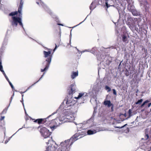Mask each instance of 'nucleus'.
I'll list each match as a JSON object with an SVG mask.
<instances>
[{"label":"nucleus","instance_id":"nucleus-1","mask_svg":"<svg viewBox=\"0 0 151 151\" xmlns=\"http://www.w3.org/2000/svg\"><path fill=\"white\" fill-rule=\"evenodd\" d=\"M78 134H75L70 139L61 142L60 145V147L58 149V151H69L70 146L78 139Z\"/></svg>","mask_w":151,"mask_h":151},{"label":"nucleus","instance_id":"nucleus-2","mask_svg":"<svg viewBox=\"0 0 151 151\" xmlns=\"http://www.w3.org/2000/svg\"><path fill=\"white\" fill-rule=\"evenodd\" d=\"M45 49H47L48 50V51H44L43 53L44 54V57L46 58L45 61L43 63V65L45 68L44 69H42L41 70V72H43L46 71L48 69L50 64L51 61L52 54H51V51L52 50L50 49H48L46 47H44Z\"/></svg>","mask_w":151,"mask_h":151},{"label":"nucleus","instance_id":"nucleus-3","mask_svg":"<svg viewBox=\"0 0 151 151\" xmlns=\"http://www.w3.org/2000/svg\"><path fill=\"white\" fill-rule=\"evenodd\" d=\"M56 113L57 111L54 112L46 118L37 119L35 120L34 122H37L39 124H44L46 126L50 127L51 128H53L55 127V125L53 123H54L55 119H52L49 120V118Z\"/></svg>","mask_w":151,"mask_h":151},{"label":"nucleus","instance_id":"nucleus-4","mask_svg":"<svg viewBox=\"0 0 151 151\" xmlns=\"http://www.w3.org/2000/svg\"><path fill=\"white\" fill-rule=\"evenodd\" d=\"M40 128V132L41 135L45 138L49 137L51 133L48 129L45 127L39 126L38 128Z\"/></svg>","mask_w":151,"mask_h":151},{"label":"nucleus","instance_id":"nucleus-5","mask_svg":"<svg viewBox=\"0 0 151 151\" xmlns=\"http://www.w3.org/2000/svg\"><path fill=\"white\" fill-rule=\"evenodd\" d=\"M21 17H12V24L13 26L16 27L18 23L20 26L23 28V25L22 22Z\"/></svg>","mask_w":151,"mask_h":151},{"label":"nucleus","instance_id":"nucleus-6","mask_svg":"<svg viewBox=\"0 0 151 151\" xmlns=\"http://www.w3.org/2000/svg\"><path fill=\"white\" fill-rule=\"evenodd\" d=\"M69 89H68V94L71 98L73 94L76 92V86L74 84H71L69 87Z\"/></svg>","mask_w":151,"mask_h":151},{"label":"nucleus","instance_id":"nucleus-7","mask_svg":"<svg viewBox=\"0 0 151 151\" xmlns=\"http://www.w3.org/2000/svg\"><path fill=\"white\" fill-rule=\"evenodd\" d=\"M23 6V4H20L19 7L18 8V12L17 11H15L14 12H12L10 13V16H13L14 15H17L18 13H19V16L20 17H22V9Z\"/></svg>","mask_w":151,"mask_h":151},{"label":"nucleus","instance_id":"nucleus-8","mask_svg":"<svg viewBox=\"0 0 151 151\" xmlns=\"http://www.w3.org/2000/svg\"><path fill=\"white\" fill-rule=\"evenodd\" d=\"M87 93L82 92L80 93H79V95L78 97H75L74 98L78 99H80L81 98H83L84 97L87 96Z\"/></svg>","mask_w":151,"mask_h":151},{"label":"nucleus","instance_id":"nucleus-9","mask_svg":"<svg viewBox=\"0 0 151 151\" xmlns=\"http://www.w3.org/2000/svg\"><path fill=\"white\" fill-rule=\"evenodd\" d=\"M55 150L56 148L54 146L51 145L46 148L45 151H55Z\"/></svg>","mask_w":151,"mask_h":151},{"label":"nucleus","instance_id":"nucleus-10","mask_svg":"<svg viewBox=\"0 0 151 151\" xmlns=\"http://www.w3.org/2000/svg\"><path fill=\"white\" fill-rule=\"evenodd\" d=\"M104 104L106 106H107L108 107H110L111 105H113V104L111 103L110 101L109 100L105 101H104Z\"/></svg>","mask_w":151,"mask_h":151},{"label":"nucleus","instance_id":"nucleus-11","mask_svg":"<svg viewBox=\"0 0 151 151\" xmlns=\"http://www.w3.org/2000/svg\"><path fill=\"white\" fill-rule=\"evenodd\" d=\"M78 75V71L76 72H73L71 75V78L72 79H74Z\"/></svg>","mask_w":151,"mask_h":151},{"label":"nucleus","instance_id":"nucleus-12","mask_svg":"<svg viewBox=\"0 0 151 151\" xmlns=\"http://www.w3.org/2000/svg\"><path fill=\"white\" fill-rule=\"evenodd\" d=\"M96 131L95 130H89L87 131V133L89 135L92 134L96 133Z\"/></svg>","mask_w":151,"mask_h":151},{"label":"nucleus","instance_id":"nucleus-13","mask_svg":"<svg viewBox=\"0 0 151 151\" xmlns=\"http://www.w3.org/2000/svg\"><path fill=\"white\" fill-rule=\"evenodd\" d=\"M134 8V6L133 5L130 4H128L127 9L130 12H131L132 10H133Z\"/></svg>","mask_w":151,"mask_h":151},{"label":"nucleus","instance_id":"nucleus-14","mask_svg":"<svg viewBox=\"0 0 151 151\" xmlns=\"http://www.w3.org/2000/svg\"><path fill=\"white\" fill-rule=\"evenodd\" d=\"M144 3V6L145 10H146L148 9L149 7V5L147 1H145Z\"/></svg>","mask_w":151,"mask_h":151},{"label":"nucleus","instance_id":"nucleus-15","mask_svg":"<svg viewBox=\"0 0 151 151\" xmlns=\"http://www.w3.org/2000/svg\"><path fill=\"white\" fill-rule=\"evenodd\" d=\"M122 37L123 41L124 42L128 43L127 39L126 36L124 35L122 36Z\"/></svg>","mask_w":151,"mask_h":151},{"label":"nucleus","instance_id":"nucleus-16","mask_svg":"<svg viewBox=\"0 0 151 151\" xmlns=\"http://www.w3.org/2000/svg\"><path fill=\"white\" fill-rule=\"evenodd\" d=\"M145 139L147 140L148 139L149 137V135L148 134V130L147 129H146L145 131Z\"/></svg>","mask_w":151,"mask_h":151},{"label":"nucleus","instance_id":"nucleus-17","mask_svg":"<svg viewBox=\"0 0 151 151\" xmlns=\"http://www.w3.org/2000/svg\"><path fill=\"white\" fill-rule=\"evenodd\" d=\"M131 12L134 16H137V12L134 8Z\"/></svg>","mask_w":151,"mask_h":151},{"label":"nucleus","instance_id":"nucleus-18","mask_svg":"<svg viewBox=\"0 0 151 151\" xmlns=\"http://www.w3.org/2000/svg\"><path fill=\"white\" fill-rule=\"evenodd\" d=\"M45 74V73H43V74L40 77V78L39 79L38 81H37L35 83H34L33 84H32L31 86H29V87L27 89V90L29 89L31 87H32V86H33L34 85H35V84H36L37 83L38 81H39L42 77L43 76V75Z\"/></svg>","mask_w":151,"mask_h":151},{"label":"nucleus","instance_id":"nucleus-19","mask_svg":"<svg viewBox=\"0 0 151 151\" xmlns=\"http://www.w3.org/2000/svg\"><path fill=\"white\" fill-rule=\"evenodd\" d=\"M143 101V100L142 99L139 100L137 102L135 103V104L136 105H140L141 103Z\"/></svg>","mask_w":151,"mask_h":151},{"label":"nucleus","instance_id":"nucleus-20","mask_svg":"<svg viewBox=\"0 0 151 151\" xmlns=\"http://www.w3.org/2000/svg\"><path fill=\"white\" fill-rule=\"evenodd\" d=\"M150 101L148 100H146L141 105V107H142L145 105L146 103H148Z\"/></svg>","mask_w":151,"mask_h":151},{"label":"nucleus","instance_id":"nucleus-21","mask_svg":"<svg viewBox=\"0 0 151 151\" xmlns=\"http://www.w3.org/2000/svg\"><path fill=\"white\" fill-rule=\"evenodd\" d=\"M71 102H70V101L68 99L67 101L66 104L68 105V106H70L72 105V104H71Z\"/></svg>","mask_w":151,"mask_h":151},{"label":"nucleus","instance_id":"nucleus-22","mask_svg":"<svg viewBox=\"0 0 151 151\" xmlns=\"http://www.w3.org/2000/svg\"><path fill=\"white\" fill-rule=\"evenodd\" d=\"M105 89L106 90H108L107 91L108 92H109L111 91V88L107 86H105Z\"/></svg>","mask_w":151,"mask_h":151},{"label":"nucleus","instance_id":"nucleus-23","mask_svg":"<svg viewBox=\"0 0 151 151\" xmlns=\"http://www.w3.org/2000/svg\"><path fill=\"white\" fill-rule=\"evenodd\" d=\"M0 70L1 71L3 70L2 63V62H1V61H0Z\"/></svg>","mask_w":151,"mask_h":151},{"label":"nucleus","instance_id":"nucleus-24","mask_svg":"<svg viewBox=\"0 0 151 151\" xmlns=\"http://www.w3.org/2000/svg\"><path fill=\"white\" fill-rule=\"evenodd\" d=\"M8 107L7 108H5L2 112V114H4L6 113L7 111L8 110Z\"/></svg>","mask_w":151,"mask_h":151},{"label":"nucleus","instance_id":"nucleus-25","mask_svg":"<svg viewBox=\"0 0 151 151\" xmlns=\"http://www.w3.org/2000/svg\"><path fill=\"white\" fill-rule=\"evenodd\" d=\"M129 116H132V111L131 109H129L128 111Z\"/></svg>","mask_w":151,"mask_h":151},{"label":"nucleus","instance_id":"nucleus-26","mask_svg":"<svg viewBox=\"0 0 151 151\" xmlns=\"http://www.w3.org/2000/svg\"><path fill=\"white\" fill-rule=\"evenodd\" d=\"M105 4L107 8H108L110 6V5L108 4L107 1H106L105 2Z\"/></svg>","mask_w":151,"mask_h":151},{"label":"nucleus","instance_id":"nucleus-27","mask_svg":"<svg viewBox=\"0 0 151 151\" xmlns=\"http://www.w3.org/2000/svg\"><path fill=\"white\" fill-rule=\"evenodd\" d=\"M10 86H11L13 91L14 90V88L12 84L10 82Z\"/></svg>","mask_w":151,"mask_h":151},{"label":"nucleus","instance_id":"nucleus-28","mask_svg":"<svg viewBox=\"0 0 151 151\" xmlns=\"http://www.w3.org/2000/svg\"><path fill=\"white\" fill-rule=\"evenodd\" d=\"M112 91H113V93L114 95H116V90L115 89H113Z\"/></svg>","mask_w":151,"mask_h":151},{"label":"nucleus","instance_id":"nucleus-29","mask_svg":"<svg viewBox=\"0 0 151 151\" xmlns=\"http://www.w3.org/2000/svg\"><path fill=\"white\" fill-rule=\"evenodd\" d=\"M108 0H101V4H102V3H104L105 1L106 2Z\"/></svg>","mask_w":151,"mask_h":151},{"label":"nucleus","instance_id":"nucleus-30","mask_svg":"<svg viewBox=\"0 0 151 151\" xmlns=\"http://www.w3.org/2000/svg\"><path fill=\"white\" fill-rule=\"evenodd\" d=\"M4 116H2L1 117L0 119V120L1 121L4 120Z\"/></svg>","mask_w":151,"mask_h":151},{"label":"nucleus","instance_id":"nucleus-31","mask_svg":"<svg viewBox=\"0 0 151 151\" xmlns=\"http://www.w3.org/2000/svg\"><path fill=\"white\" fill-rule=\"evenodd\" d=\"M125 125H124L123 126H121V127H116L117 128H122L124 127V126H125Z\"/></svg>","mask_w":151,"mask_h":151},{"label":"nucleus","instance_id":"nucleus-32","mask_svg":"<svg viewBox=\"0 0 151 151\" xmlns=\"http://www.w3.org/2000/svg\"><path fill=\"white\" fill-rule=\"evenodd\" d=\"M9 12V10H5L4 11V13L6 14H7V13Z\"/></svg>","mask_w":151,"mask_h":151},{"label":"nucleus","instance_id":"nucleus-33","mask_svg":"<svg viewBox=\"0 0 151 151\" xmlns=\"http://www.w3.org/2000/svg\"><path fill=\"white\" fill-rule=\"evenodd\" d=\"M151 105V103H149L148 104L147 107L149 108V107Z\"/></svg>","mask_w":151,"mask_h":151},{"label":"nucleus","instance_id":"nucleus-34","mask_svg":"<svg viewBox=\"0 0 151 151\" xmlns=\"http://www.w3.org/2000/svg\"><path fill=\"white\" fill-rule=\"evenodd\" d=\"M111 111H113V107H114L113 104V105H111Z\"/></svg>","mask_w":151,"mask_h":151},{"label":"nucleus","instance_id":"nucleus-35","mask_svg":"<svg viewBox=\"0 0 151 151\" xmlns=\"http://www.w3.org/2000/svg\"><path fill=\"white\" fill-rule=\"evenodd\" d=\"M1 72L3 74V75H4V76L5 75H6V74L5 73V72H4V70H2V71H1Z\"/></svg>","mask_w":151,"mask_h":151},{"label":"nucleus","instance_id":"nucleus-36","mask_svg":"<svg viewBox=\"0 0 151 151\" xmlns=\"http://www.w3.org/2000/svg\"><path fill=\"white\" fill-rule=\"evenodd\" d=\"M6 78V80L8 81V82L9 83V80L8 78L7 77Z\"/></svg>","mask_w":151,"mask_h":151},{"label":"nucleus","instance_id":"nucleus-37","mask_svg":"<svg viewBox=\"0 0 151 151\" xmlns=\"http://www.w3.org/2000/svg\"><path fill=\"white\" fill-rule=\"evenodd\" d=\"M57 45H56V46H55V47L54 48V49L53 50V51H55V50H56V49L57 48Z\"/></svg>","mask_w":151,"mask_h":151},{"label":"nucleus","instance_id":"nucleus-38","mask_svg":"<svg viewBox=\"0 0 151 151\" xmlns=\"http://www.w3.org/2000/svg\"><path fill=\"white\" fill-rule=\"evenodd\" d=\"M1 61V62H2V60H1V55H0V61Z\"/></svg>","mask_w":151,"mask_h":151},{"label":"nucleus","instance_id":"nucleus-39","mask_svg":"<svg viewBox=\"0 0 151 151\" xmlns=\"http://www.w3.org/2000/svg\"><path fill=\"white\" fill-rule=\"evenodd\" d=\"M58 25H61V26H63V25L62 24H61L58 23Z\"/></svg>","mask_w":151,"mask_h":151},{"label":"nucleus","instance_id":"nucleus-40","mask_svg":"<svg viewBox=\"0 0 151 151\" xmlns=\"http://www.w3.org/2000/svg\"><path fill=\"white\" fill-rule=\"evenodd\" d=\"M43 7H44V8H45V7H47V6H46L45 4H44V5L43 6Z\"/></svg>","mask_w":151,"mask_h":151},{"label":"nucleus","instance_id":"nucleus-41","mask_svg":"<svg viewBox=\"0 0 151 151\" xmlns=\"http://www.w3.org/2000/svg\"><path fill=\"white\" fill-rule=\"evenodd\" d=\"M23 4V2H22V0H21L20 1V4Z\"/></svg>","mask_w":151,"mask_h":151},{"label":"nucleus","instance_id":"nucleus-42","mask_svg":"<svg viewBox=\"0 0 151 151\" xmlns=\"http://www.w3.org/2000/svg\"><path fill=\"white\" fill-rule=\"evenodd\" d=\"M4 76L6 78L7 77L6 74Z\"/></svg>","mask_w":151,"mask_h":151},{"label":"nucleus","instance_id":"nucleus-43","mask_svg":"<svg viewBox=\"0 0 151 151\" xmlns=\"http://www.w3.org/2000/svg\"><path fill=\"white\" fill-rule=\"evenodd\" d=\"M49 14L51 15H52V13L51 12H50V13H49Z\"/></svg>","mask_w":151,"mask_h":151},{"label":"nucleus","instance_id":"nucleus-44","mask_svg":"<svg viewBox=\"0 0 151 151\" xmlns=\"http://www.w3.org/2000/svg\"><path fill=\"white\" fill-rule=\"evenodd\" d=\"M59 37H60V36H61V35H60V33L59 34Z\"/></svg>","mask_w":151,"mask_h":151},{"label":"nucleus","instance_id":"nucleus-45","mask_svg":"<svg viewBox=\"0 0 151 151\" xmlns=\"http://www.w3.org/2000/svg\"><path fill=\"white\" fill-rule=\"evenodd\" d=\"M37 3L38 4V5H39V2H37Z\"/></svg>","mask_w":151,"mask_h":151},{"label":"nucleus","instance_id":"nucleus-46","mask_svg":"<svg viewBox=\"0 0 151 151\" xmlns=\"http://www.w3.org/2000/svg\"><path fill=\"white\" fill-rule=\"evenodd\" d=\"M126 76H128V74H126Z\"/></svg>","mask_w":151,"mask_h":151},{"label":"nucleus","instance_id":"nucleus-47","mask_svg":"<svg viewBox=\"0 0 151 151\" xmlns=\"http://www.w3.org/2000/svg\"><path fill=\"white\" fill-rule=\"evenodd\" d=\"M138 90H137V91H136V92L137 93V92H138Z\"/></svg>","mask_w":151,"mask_h":151},{"label":"nucleus","instance_id":"nucleus-48","mask_svg":"<svg viewBox=\"0 0 151 151\" xmlns=\"http://www.w3.org/2000/svg\"><path fill=\"white\" fill-rule=\"evenodd\" d=\"M24 92H21V93H24Z\"/></svg>","mask_w":151,"mask_h":151},{"label":"nucleus","instance_id":"nucleus-49","mask_svg":"<svg viewBox=\"0 0 151 151\" xmlns=\"http://www.w3.org/2000/svg\"><path fill=\"white\" fill-rule=\"evenodd\" d=\"M22 97H23V95H22Z\"/></svg>","mask_w":151,"mask_h":151},{"label":"nucleus","instance_id":"nucleus-50","mask_svg":"<svg viewBox=\"0 0 151 151\" xmlns=\"http://www.w3.org/2000/svg\"><path fill=\"white\" fill-rule=\"evenodd\" d=\"M8 15H9V14H8Z\"/></svg>","mask_w":151,"mask_h":151},{"label":"nucleus","instance_id":"nucleus-51","mask_svg":"<svg viewBox=\"0 0 151 151\" xmlns=\"http://www.w3.org/2000/svg\"><path fill=\"white\" fill-rule=\"evenodd\" d=\"M150 149H151V147H150Z\"/></svg>","mask_w":151,"mask_h":151},{"label":"nucleus","instance_id":"nucleus-52","mask_svg":"<svg viewBox=\"0 0 151 151\" xmlns=\"http://www.w3.org/2000/svg\"><path fill=\"white\" fill-rule=\"evenodd\" d=\"M150 121L151 122V121Z\"/></svg>","mask_w":151,"mask_h":151}]
</instances>
